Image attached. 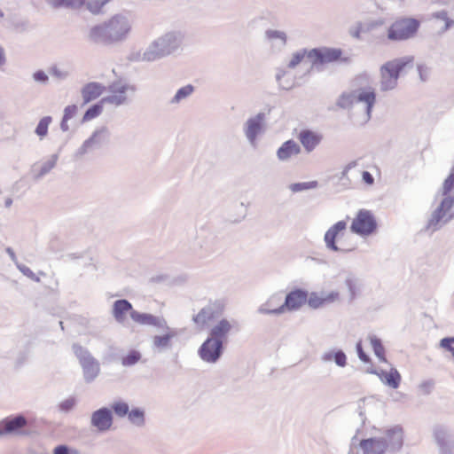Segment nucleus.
<instances>
[{
	"label": "nucleus",
	"instance_id": "nucleus-14",
	"mask_svg": "<svg viewBox=\"0 0 454 454\" xmlns=\"http://www.w3.org/2000/svg\"><path fill=\"white\" fill-rule=\"evenodd\" d=\"M113 423V418L111 411L106 408H102L95 412L91 416V424L99 431L108 430Z\"/></svg>",
	"mask_w": 454,
	"mask_h": 454
},
{
	"label": "nucleus",
	"instance_id": "nucleus-20",
	"mask_svg": "<svg viewBox=\"0 0 454 454\" xmlns=\"http://www.w3.org/2000/svg\"><path fill=\"white\" fill-rule=\"evenodd\" d=\"M381 381L392 388H397L401 382V375L396 369H391L388 372H380L378 373Z\"/></svg>",
	"mask_w": 454,
	"mask_h": 454
},
{
	"label": "nucleus",
	"instance_id": "nucleus-48",
	"mask_svg": "<svg viewBox=\"0 0 454 454\" xmlns=\"http://www.w3.org/2000/svg\"><path fill=\"white\" fill-rule=\"evenodd\" d=\"M34 78L36 81L44 82L47 80L48 77L43 72L39 71V72L35 73Z\"/></svg>",
	"mask_w": 454,
	"mask_h": 454
},
{
	"label": "nucleus",
	"instance_id": "nucleus-22",
	"mask_svg": "<svg viewBox=\"0 0 454 454\" xmlns=\"http://www.w3.org/2000/svg\"><path fill=\"white\" fill-rule=\"evenodd\" d=\"M337 294H331L328 295H321L318 294H311V295L308 296V303L313 309H317L319 307L324 306L326 303L333 301L337 298Z\"/></svg>",
	"mask_w": 454,
	"mask_h": 454
},
{
	"label": "nucleus",
	"instance_id": "nucleus-27",
	"mask_svg": "<svg viewBox=\"0 0 454 454\" xmlns=\"http://www.w3.org/2000/svg\"><path fill=\"white\" fill-rule=\"evenodd\" d=\"M103 105L104 104H101L100 101L98 104L93 105L91 107H90L82 117V122L90 121L100 115L103 111Z\"/></svg>",
	"mask_w": 454,
	"mask_h": 454
},
{
	"label": "nucleus",
	"instance_id": "nucleus-3",
	"mask_svg": "<svg viewBox=\"0 0 454 454\" xmlns=\"http://www.w3.org/2000/svg\"><path fill=\"white\" fill-rule=\"evenodd\" d=\"M308 59L312 66L330 63L349 65L352 62V54L340 48L322 47L309 51Z\"/></svg>",
	"mask_w": 454,
	"mask_h": 454
},
{
	"label": "nucleus",
	"instance_id": "nucleus-30",
	"mask_svg": "<svg viewBox=\"0 0 454 454\" xmlns=\"http://www.w3.org/2000/svg\"><path fill=\"white\" fill-rule=\"evenodd\" d=\"M51 122V118L50 116L43 117L39 121L36 129L35 133L42 138L44 137L48 133V127L50 123Z\"/></svg>",
	"mask_w": 454,
	"mask_h": 454
},
{
	"label": "nucleus",
	"instance_id": "nucleus-33",
	"mask_svg": "<svg viewBox=\"0 0 454 454\" xmlns=\"http://www.w3.org/2000/svg\"><path fill=\"white\" fill-rule=\"evenodd\" d=\"M86 0H52L54 6L79 7L85 3Z\"/></svg>",
	"mask_w": 454,
	"mask_h": 454
},
{
	"label": "nucleus",
	"instance_id": "nucleus-26",
	"mask_svg": "<svg viewBox=\"0 0 454 454\" xmlns=\"http://www.w3.org/2000/svg\"><path fill=\"white\" fill-rule=\"evenodd\" d=\"M356 103V92H343L337 100V105L341 108L351 107Z\"/></svg>",
	"mask_w": 454,
	"mask_h": 454
},
{
	"label": "nucleus",
	"instance_id": "nucleus-2",
	"mask_svg": "<svg viewBox=\"0 0 454 454\" xmlns=\"http://www.w3.org/2000/svg\"><path fill=\"white\" fill-rule=\"evenodd\" d=\"M414 58L408 56L387 61L380 68V87L383 91L394 90L399 76L413 67Z\"/></svg>",
	"mask_w": 454,
	"mask_h": 454
},
{
	"label": "nucleus",
	"instance_id": "nucleus-15",
	"mask_svg": "<svg viewBox=\"0 0 454 454\" xmlns=\"http://www.w3.org/2000/svg\"><path fill=\"white\" fill-rule=\"evenodd\" d=\"M301 152V149L295 141L287 140L278 148L277 156L280 160H287L294 156H297Z\"/></svg>",
	"mask_w": 454,
	"mask_h": 454
},
{
	"label": "nucleus",
	"instance_id": "nucleus-47",
	"mask_svg": "<svg viewBox=\"0 0 454 454\" xmlns=\"http://www.w3.org/2000/svg\"><path fill=\"white\" fill-rule=\"evenodd\" d=\"M54 454H70L67 447L60 445L55 448Z\"/></svg>",
	"mask_w": 454,
	"mask_h": 454
},
{
	"label": "nucleus",
	"instance_id": "nucleus-23",
	"mask_svg": "<svg viewBox=\"0 0 454 454\" xmlns=\"http://www.w3.org/2000/svg\"><path fill=\"white\" fill-rule=\"evenodd\" d=\"M113 0H91L87 3L88 10L93 14H100L110 10Z\"/></svg>",
	"mask_w": 454,
	"mask_h": 454
},
{
	"label": "nucleus",
	"instance_id": "nucleus-12",
	"mask_svg": "<svg viewBox=\"0 0 454 454\" xmlns=\"http://www.w3.org/2000/svg\"><path fill=\"white\" fill-rule=\"evenodd\" d=\"M298 140L302 145L306 152H312L322 141V135L319 132L302 129L297 136Z\"/></svg>",
	"mask_w": 454,
	"mask_h": 454
},
{
	"label": "nucleus",
	"instance_id": "nucleus-8",
	"mask_svg": "<svg viewBox=\"0 0 454 454\" xmlns=\"http://www.w3.org/2000/svg\"><path fill=\"white\" fill-rule=\"evenodd\" d=\"M453 199L450 197L445 198L442 201L440 207L434 212L431 219L429 220L428 227L434 228L441 222L445 223L449 221L452 217V215L450 211L453 206Z\"/></svg>",
	"mask_w": 454,
	"mask_h": 454
},
{
	"label": "nucleus",
	"instance_id": "nucleus-40",
	"mask_svg": "<svg viewBox=\"0 0 454 454\" xmlns=\"http://www.w3.org/2000/svg\"><path fill=\"white\" fill-rule=\"evenodd\" d=\"M441 346L450 351L454 356V338H444L441 340Z\"/></svg>",
	"mask_w": 454,
	"mask_h": 454
},
{
	"label": "nucleus",
	"instance_id": "nucleus-35",
	"mask_svg": "<svg viewBox=\"0 0 454 454\" xmlns=\"http://www.w3.org/2000/svg\"><path fill=\"white\" fill-rule=\"evenodd\" d=\"M308 52L309 51L304 50V51L294 53L292 56V59H290L288 67H295L296 66H298L305 58L308 59Z\"/></svg>",
	"mask_w": 454,
	"mask_h": 454
},
{
	"label": "nucleus",
	"instance_id": "nucleus-45",
	"mask_svg": "<svg viewBox=\"0 0 454 454\" xmlns=\"http://www.w3.org/2000/svg\"><path fill=\"white\" fill-rule=\"evenodd\" d=\"M74 400L68 399V400H66L63 403H61L60 408L63 411H69L70 409H72L74 407Z\"/></svg>",
	"mask_w": 454,
	"mask_h": 454
},
{
	"label": "nucleus",
	"instance_id": "nucleus-6",
	"mask_svg": "<svg viewBox=\"0 0 454 454\" xmlns=\"http://www.w3.org/2000/svg\"><path fill=\"white\" fill-rule=\"evenodd\" d=\"M351 231L361 236H368L377 229V221L373 214L366 209H361L353 219Z\"/></svg>",
	"mask_w": 454,
	"mask_h": 454
},
{
	"label": "nucleus",
	"instance_id": "nucleus-7",
	"mask_svg": "<svg viewBox=\"0 0 454 454\" xmlns=\"http://www.w3.org/2000/svg\"><path fill=\"white\" fill-rule=\"evenodd\" d=\"M222 346V340L208 338L199 350L201 359L208 363H215L221 356Z\"/></svg>",
	"mask_w": 454,
	"mask_h": 454
},
{
	"label": "nucleus",
	"instance_id": "nucleus-17",
	"mask_svg": "<svg viewBox=\"0 0 454 454\" xmlns=\"http://www.w3.org/2000/svg\"><path fill=\"white\" fill-rule=\"evenodd\" d=\"M131 311H134L132 305L127 300H118L114 303L113 315L120 323H123L127 314H130Z\"/></svg>",
	"mask_w": 454,
	"mask_h": 454
},
{
	"label": "nucleus",
	"instance_id": "nucleus-4",
	"mask_svg": "<svg viewBox=\"0 0 454 454\" xmlns=\"http://www.w3.org/2000/svg\"><path fill=\"white\" fill-rule=\"evenodd\" d=\"M326 247L333 251L349 252L355 249V244L347 231V223L339 221L325 234Z\"/></svg>",
	"mask_w": 454,
	"mask_h": 454
},
{
	"label": "nucleus",
	"instance_id": "nucleus-18",
	"mask_svg": "<svg viewBox=\"0 0 454 454\" xmlns=\"http://www.w3.org/2000/svg\"><path fill=\"white\" fill-rule=\"evenodd\" d=\"M262 120L263 114H260L257 116L251 118L247 121L246 135L251 142L254 141L256 136L261 131Z\"/></svg>",
	"mask_w": 454,
	"mask_h": 454
},
{
	"label": "nucleus",
	"instance_id": "nucleus-44",
	"mask_svg": "<svg viewBox=\"0 0 454 454\" xmlns=\"http://www.w3.org/2000/svg\"><path fill=\"white\" fill-rule=\"evenodd\" d=\"M364 32V27L361 24H358L357 26L354 27L350 30V35L355 38H360L361 34Z\"/></svg>",
	"mask_w": 454,
	"mask_h": 454
},
{
	"label": "nucleus",
	"instance_id": "nucleus-29",
	"mask_svg": "<svg viewBox=\"0 0 454 454\" xmlns=\"http://www.w3.org/2000/svg\"><path fill=\"white\" fill-rule=\"evenodd\" d=\"M140 359L141 354L137 350H131L121 358V364L124 366H130L137 364Z\"/></svg>",
	"mask_w": 454,
	"mask_h": 454
},
{
	"label": "nucleus",
	"instance_id": "nucleus-51",
	"mask_svg": "<svg viewBox=\"0 0 454 454\" xmlns=\"http://www.w3.org/2000/svg\"><path fill=\"white\" fill-rule=\"evenodd\" d=\"M423 69H424V68H423V67H419V72L420 77H421L422 79H425V78L423 77Z\"/></svg>",
	"mask_w": 454,
	"mask_h": 454
},
{
	"label": "nucleus",
	"instance_id": "nucleus-42",
	"mask_svg": "<svg viewBox=\"0 0 454 454\" xmlns=\"http://www.w3.org/2000/svg\"><path fill=\"white\" fill-rule=\"evenodd\" d=\"M346 355L343 352L339 351L335 353L334 361L338 365L344 366L346 364Z\"/></svg>",
	"mask_w": 454,
	"mask_h": 454
},
{
	"label": "nucleus",
	"instance_id": "nucleus-10",
	"mask_svg": "<svg viewBox=\"0 0 454 454\" xmlns=\"http://www.w3.org/2000/svg\"><path fill=\"white\" fill-rule=\"evenodd\" d=\"M26 425L27 419L21 415L6 418L0 421V435L20 434Z\"/></svg>",
	"mask_w": 454,
	"mask_h": 454
},
{
	"label": "nucleus",
	"instance_id": "nucleus-19",
	"mask_svg": "<svg viewBox=\"0 0 454 454\" xmlns=\"http://www.w3.org/2000/svg\"><path fill=\"white\" fill-rule=\"evenodd\" d=\"M232 325L227 319H223L215 325L210 332V338L213 340H219L225 338L227 334L231 331Z\"/></svg>",
	"mask_w": 454,
	"mask_h": 454
},
{
	"label": "nucleus",
	"instance_id": "nucleus-36",
	"mask_svg": "<svg viewBox=\"0 0 454 454\" xmlns=\"http://www.w3.org/2000/svg\"><path fill=\"white\" fill-rule=\"evenodd\" d=\"M129 419L132 423L141 425L144 423V411L139 409H134L129 412Z\"/></svg>",
	"mask_w": 454,
	"mask_h": 454
},
{
	"label": "nucleus",
	"instance_id": "nucleus-38",
	"mask_svg": "<svg viewBox=\"0 0 454 454\" xmlns=\"http://www.w3.org/2000/svg\"><path fill=\"white\" fill-rule=\"evenodd\" d=\"M174 336V333H168L163 336H156L154 338V344L157 347H167L169 344L170 339Z\"/></svg>",
	"mask_w": 454,
	"mask_h": 454
},
{
	"label": "nucleus",
	"instance_id": "nucleus-37",
	"mask_svg": "<svg viewBox=\"0 0 454 454\" xmlns=\"http://www.w3.org/2000/svg\"><path fill=\"white\" fill-rule=\"evenodd\" d=\"M193 91V87L192 85H187V86H184L183 88H181L180 90H177L175 98H174V100L178 102L180 101L181 99L186 98L187 96L191 95Z\"/></svg>",
	"mask_w": 454,
	"mask_h": 454
},
{
	"label": "nucleus",
	"instance_id": "nucleus-28",
	"mask_svg": "<svg viewBox=\"0 0 454 454\" xmlns=\"http://www.w3.org/2000/svg\"><path fill=\"white\" fill-rule=\"evenodd\" d=\"M371 345L372 347V349L375 353V355L378 356V358L381 362H386V356H385V348L383 345L381 344V341L377 339L376 337H371L370 338Z\"/></svg>",
	"mask_w": 454,
	"mask_h": 454
},
{
	"label": "nucleus",
	"instance_id": "nucleus-39",
	"mask_svg": "<svg viewBox=\"0 0 454 454\" xmlns=\"http://www.w3.org/2000/svg\"><path fill=\"white\" fill-rule=\"evenodd\" d=\"M113 409L121 417L129 414V406L125 403H117L113 406Z\"/></svg>",
	"mask_w": 454,
	"mask_h": 454
},
{
	"label": "nucleus",
	"instance_id": "nucleus-24",
	"mask_svg": "<svg viewBox=\"0 0 454 454\" xmlns=\"http://www.w3.org/2000/svg\"><path fill=\"white\" fill-rule=\"evenodd\" d=\"M125 87H121L116 91H114V93L108 97L103 98L101 99V104H113L119 106L126 101L125 97Z\"/></svg>",
	"mask_w": 454,
	"mask_h": 454
},
{
	"label": "nucleus",
	"instance_id": "nucleus-5",
	"mask_svg": "<svg viewBox=\"0 0 454 454\" xmlns=\"http://www.w3.org/2000/svg\"><path fill=\"white\" fill-rule=\"evenodd\" d=\"M419 21L414 19H400L389 27L387 37L390 40H405L412 36L419 28Z\"/></svg>",
	"mask_w": 454,
	"mask_h": 454
},
{
	"label": "nucleus",
	"instance_id": "nucleus-49",
	"mask_svg": "<svg viewBox=\"0 0 454 454\" xmlns=\"http://www.w3.org/2000/svg\"><path fill=\"white\" fill-rule=\"evenodd\" d=\"M269 36L273 38V37H278V38H281L283 40H285L286 38V35L284 33H281V32H278V31H271L269 33Z\"/></svg>",
	"mask_w": 454,
	"mask_h": 454
},
{
	"label": "nucleus",
	"instance_id": "nucleus-31",
	"mask_svg": "<svg viewBox=\"0 0 454 454\" xmlns=\"http://www.w3.org/2000/svg\"><path fill=\"white\" fill-rule=\"evenodd\" d=\"M317 186V181H310V182H304V183H296V184H292L290 185V190L293 192H301V191H304V190L314 189Z\"/></svg>",
	"mask_w": 454,
	"mask_h": 454
},
{
	"label": "nucleus",
	"instance_id": "nucleus-9",
	"mask_svg": "<svg viewBox=\"0 0 454 454\" xmlns=\"http://www.w3.org/2000/svg\"><path fill=\"white\" fill-rule=\"evenodd\" d=\"M308 300V293L301 289H296L290 292L286 297L285 303L275 312H283L285 309L288 310H294L301 308Z\"/></svg>",
	"mask_w": 454,
	"mask_h": 454
},
{
	"label": "nucleus",
	"instance_id": "nucleus-11",
	"mask_svg": "<svg viewBox=\"0 0 454 454\" xmlns=\"http://www.w3.org/2000/svg\"><path fill=\"white\" fill-rule=\"evenodd\" d=\"M223 305L218 304L215 309L212 306H207L200 309V311L194 316L193 321L199 328H205L209 322H211L217 314H221L223 311Z\"/></svg>",
	"mask_w": 454,
	"mask_h": 454
},
{
	"label": "nucleus",
	"instance_id": "nucleus-13",
	"mask_svg": "<svg viewBox=\"0 0 454 454\" xmlns=\"http://www.w3.org/2000/svg\"><path fill=\"white\" fill-rule=\"evenodd\" d=\"M74 348L85 372H91L92 375H96L99 371L98 362L82 347L75 346Z\"/></svg>",
	"mask_w": 454,
	"mask_h": 454
},
{
	"label": "nucleus",
	"instance_id": "nucleus-46",
	"mask_svg": "<svg viewBox=\"0 0 454 454\" xmlns=\"http://www.w3.org/2000/svg\"><path fill=\"white\" fill-rule=\"evenodd\" d=\"M362 177L363 181L369 185L372 184L374 182L372 176L368 171H364L362 174Z\"/></svg>",
	"mask_w": 454,
	"mask_h": 454
},
{
	"label": "nucleus",
	"instance_id": "nucleus-25",
	"mask_svg": "<svg viewBox=\"0 0 454 454\" xmlns=\"http://www.w3.org/2000/svg\"><path fill=\"white\" fill-rule=\"evenodd\" d=\"M130 317L141 325H156L158 323V319L153 315L141 314L136 310L130 312Z\"/></svg>",
	"mask_w": 454,
	"mask_h": 454
},
{
	"label": "nucleus",
	"instance_id": "nucleus-21",
	"mask_svg": "<svg viewBox=\"0 0 454 454\" xmlns=\"http://www.w3.org/2000/svg\"><path fill=\"white\" fill-rule=\"evenodd\" d=\"M376 95L374 89L372 88H365L360 90L356 93V102L365 103L367 106V112L370 113L372 108L375 103Z\"/></svg>",
	"mask_w": 454,
	"mask_h": 454
},
{
	"label": "nucleus",
	"instance_id": "nucleus-34",
	"mask_svg": "<svg viewBox=\"0 0 454 454\" xmlns=\"http://www.w3.org/2000/svg\"><path fill=\"white\" fill-rule=\"evenodd\" d=\"M382 443L380 440L367 439L361 442V447L366 452H373L374 447L381 446Z\"/></svg>",
	"mask_w": 454,
	"mask_h": 454
},
{
	"label": "nucleus",
	"instance_id": "nucleus-16",
	"mask_svg": "<svg viewBox=\"0 0 454 454\" xmlns=\"http://www.w3.org/2000/svg\"><path fill=\"white\" fill-rule=\"evenodd\" d=\"M105 91V87L98 82H90L82 90V96L85 104L98 98Z\"/></svg>",
	"mask_w": 454,
	"mask_h": 454
},
{
	"label": "nucleus",
	"instance_id": "nucleus-50",
	"mask_svg": "<svg viewBox=\"0 0 454 454\" xmlns=\"http://www.w3.org/2000/svg\"><path fill=\"white\" fill-rule=\"evenodd\" d=\"M5 61V58H4V50L2 48H0V66H2Z\"/></svg>",
	"mask_w": 454,
	"mask_h": 454
},
{
	"label": "nucleus",
	"instance_id": "nucleus-52",
	"mask_svg": "<svg viewBox=\"0 0 454 454\" xmlns=\"http://www.w3.org/2000/svg\"><path fill=\"white\" fill-rule=\"evenodd\" d=\"M12 200H11V199H8V200H6V201H5V204H6V206H7V207H9V206H11V205H12Z\"/></svg>",
	"mask_w": 454,
	"mask_h": 454
},
{
	"label": "nucleus",
	"instance_id": "nucleus-1",
	"mask_svg": "<svg viewBox=\"0 0 454 454\" xmlns=\"http://www.w3.org/2000/svg\"><path fill=\"white\" fill-rule=\"evenodd\" d=\"M129 20L122 16H114L107 22L92 27L90 39L98 43L110 44L126 38L130 32Z\"/></svg>",
	"mask_w": 454,
	"mask_h": 454
},
{
	"label": "nucleus",
	"instance_id": "nucleus-43",
	"mask_svg": "<svg viewBox=\"0 0 454 454\" xmlns=\"http://www.w3.org/2000/svg\"><path fill=\"white\" fill-rule=\"evenodd\" d=\"M356 351H357V354H358V356L359 358L364 362V363H368L370 362V358L369 356L364 353V351L363 350V348H362V345H361V342H358L356 344Z\"/></svg>",
	"mask_w": 454,
	"mask_h": 454
},
{
	"label": "nucleus",
	"instance_id": "nucleus-41",
	"mask_svg": "<svg viewBox=\"0 0 454 454\" xmlns=\"http://www.w3.org/2000/svg\"><path fill=\"white\" fill-rule=\"evenodd\" d=\"M454 187V168L451 171L450 175L448 176V178L445 180L443 184V190L444 192L447 193L450 192V190Z\"/></svg>",
	"mask_w": 454,
	"mask_h": 454
},
{
	"label": "nucleus",
	"instance_id": "nucleus-32",
	"mask_svg": "<svg viewBox=\"0 0 454 454\" xmlns=\"http://www.w3.org/2000/svg\"><path fill=\"white\" fill-rule=\"evenodd\" d=\"M76 111H77V107L74 105L67 106L65 108L63 121L61 123V127L64 130L67 129V126L66 125V122L74 116V114H76Z\"/></svg>",
	"mask_w": 454,
	"mask_h": 454
}]
</instances>
